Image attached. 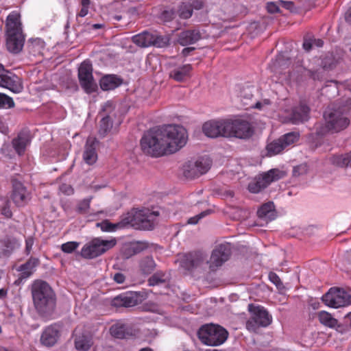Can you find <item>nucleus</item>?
Here are the masks:
<instances>
[{"instance_id":"obj_1","label":"nucleus","mask_w":351,"mask_h":351,"mask_svg":"<svg viewBox=\"0 0 351 351\" xmlns=\"http://www.w3.org/2000/svg\"><path fill=\"white\" fill-rule=\"evenodd\" d=\"M186 141L187 132L184 128L169 125L145 133L141 140V147L145 154L158 157L178 152Z\"/></svg>"},{"instance_id":"obj_2","label":"nucleus","mask_w":351,"mask_h":351,"mask_svg":"<svg viewBox=\"0 0 351 351\" xmlns=\"http://www.w3.org/2000/svg\"><path fill=\"white\" fill-rule=\"evenodd\" d=\"M34 304L38 314L43 317H50L56 308V295L45 281L36 280L32 287Z\"/></svg>"},{"instance_id":"obj_3","label":"nucleus","mask_w":351,"mask_h":351,"mask_svg":"<svg viewBox=\"0 0 351 351\" xmlns=\"http://www.w3.org/2000/svg\"><path fill=\"white\" fill-rule=\"evenodd\" d=\"M324 123L315 125L317 136H324L327 133H339L346 130L350 125V120L346 110L342 108H329L324 113Z\"/></svg>"},{"instance_id":"obj_4","label":"nucleus","mask_w":351,"mask_h":351,"mask_svg":"<svg viewBox=\"0 0 351 351\" xmlns=\"http://www.w3.org/2000/svg\"><path fill=\"white\" fill-rule=\"evenodd\" d=\"M5 25L6 47L10 52L18 53L22 50L25 42L20 14L16 11L10 12L6 18Z\"/></svg>"},{"instance_id":"obj_5","label":"nucleus","mask_w":351,"mask_h":351,"mask_svg":"<svg viewBox=\"0 0 351 351\" xmlns=\"http://www.w3.org/2000/svg\"><path fill=\"white\" fill-rule=\"evenodd\" d=\"M158 213L148 208L133 209L123 216L125 227L130 226L135 229L149 230L154 228V221Z\"/></svg>"},{"instance_id":"obj_6","label":"nucleus","mask_w":351,"mask_h":351,"mask_svg":"<svg viewBox=\"0 0 351 351\" xmlns=\"http://www.w3.org/2000/svg\"><path fill=\"white\" fill-rule=\"evenodd\" d=\"M197 336L203 344L208 346H218L226 341L228 332L219 325L208 324L199 328Z\"/></svg>"},{"instance_id":"obj_7","label":"nucleus","mask_w":351,"mask_h":351,"mask_svg":"<svg viewBox=\"0 0 351 351\" xmlns=\"http://www.w3.org/2000/svg\"><path fill=\"white\" fill-rule=\"evenodd\" d=\"M251 317L246 322V328L250 332H255L260 327H267L272 321V317L263 306L248 305Z\"/></svg>"},{"instance_id":"obj_8","label":"nucleus","mask_w":351,"mask_h":351,"mask_svg":"<svg viewBox=\"0 0 351 351\" xmlns=\"http://www.w3.org/2000/svg\"><path fill=\"white\" fill-rule=\"evenodd\" d=\"M116 243L115 239L104 240L95 238L82 247L81 254L86 258H93L111 249Z\"/></svg>"},{"instance_id":"obj_9","label":"nucleus","mask_w":351,"mask_h":351,"mask_svg":"<svg viewBox=\"0 0 351 351\" xmlns=\"http://www.w3.org/2000/svg\"><path fill=\"white\" fill-rule=\"evenodd\" d=\"M322 300L328 306L337 308L351 304V295L343 289L332 287L325 293Z\"/></svg>"},{"instance_id":"obj_10","label":"nucleus","mask_w":351,"mask_h":351,"mask_svg":"<svg viewBox=\"0 0 351 351\" xmlns=\"http://www.w3.org/2000/svg\"><path fill=\"white\" fill-rule=\"evenodd\" d=\"M285 176V173L278 169H272L266 173L256 176L248 185L251 193H257L267 187L271 182L277 181Z\"/></svg>"},{"instance_id":"obj_11","label":"nucleus","mask_w":351,"mask_h":351,"mask_svg":"<svg viewBox=\"0 0 351 351\" xmlns=\"http://www.w3.org/2000/svg\"><path fill=\"white\" fill-rule=\"evenodd\" d=\"M78 78L81 86L87 93L97 90V86L93 76V67L90 61H84L78 69Z\"/></svg>"},{"instance_id":"obj_12","label":"nucleus","mask_w":351,"mask_h":351,"mask_svg":"<svg viewBox=\"0 0 351 351\" xmlns=\"http://www.w3.org/2000/svg\"><path fill=\"white\" fill-rule=\"evenodd\" d=\"M227 137L234 136L239 138H247L253 134V129L250 123L243 119L234 121L227 120Z\"/></svg>"},{"instance_id":"obj_13","label":"nucleus","mask_w":351,"mask_h":351,"mask_svg":"<svg viewBox=\"0 0 351 351\" xmlns=\"http://www.w3.org/2000/svg\"><path fill=\"white\" fill-rule=\"evenodd\" d=\"M0 86L8 88L14 93H19L23 89L21 79L14 73L5 69L1 64H0Z\"/></svg>"},{"instance_id":"obj_14","label":"nucleus","mask_w":351,"mask_h":351,"mask_svg":"<svg viewBox=\"0 0 351 351\" xmlns=\"http://www.w3.org/2000/svg\"><path fill=\"white\" fill-rule=\"evenodd\" d=\"M211 166V160L208 157L198 158L195 162L189 164L184 170V176L194 178L206 173Z\"/></svg>"},{"instance_id":"obj_15","label":"nucleus","mask_w":351,"mask_h":351,"mask_svg":"<svg viewBox=\"0 0 351 351\" xmlns=\"http://www.w3.org/2000/svg\"><path fill=\"white\" fill-rule=\"evenodd\" d=\"M230 254V245L220 244L213 250L210 260L206 263L209 264V267L213 270L227 261Z\"/></svg>"},{"instance_id":"obj_16","label":"nucleus","mask_w":351,"mask_h":351,"mask_svg":"<svg viewBox=\"0 0 351 351\" xmlns=\"http://www.w3.org/2000/svg\"><path fill=\"white\" fill-rule=\"evenodd\" d=\"M206 256L202 252H193L184 254L180 259V266L186 270L191 271L201 267L206 263Z\"/></svg>"},{"instance_id":"obj_17","label":"nucleus","mask_w":351,"mask_h":351,"mask_svg":"<svg viewBox=\"0 0 351 351\" xmlns=\"http://www.w3.org/2000/svg\"><path fill=\"white\" fill-rule=\"evenodd\" d=\"M227 120L210 121L203 125V132L208 137L216 138L219 136L227 137Z\"/></svg>"},{"instance_id":"obj_18","label":"nucleus","mask_w":351,"mask_h":351,"mask_svg":"<svg viewBox=\"0 0 351 351\" xmlns=\"http://www.w3.org/2000/svg\"><path fill=\"white\" fill-rule=\"evenodd\" d=\"M60 335L59 326L57 324L50 325L43 330L40 337V342L45 346L51 347L56 343Z\"/></svg>"},{"instance_id":"obj_19","label":"nucleus","mask_w":351,"mask_h":351,"mask_svg":"<svg viewBox=\"0 0 351 351\" xmlns=\"http://www.w3.org/2000/svg\"><path fill=\"white\" fill-rule=\"evenodd\" d=\"M310 108L306 104H301L293 108L289 115V120L293 124L302 123L309 119Z\"/></svg>"},{"instance_id":"obj_20","label":"nucleus","mask_w":351,"mask_h":351,"mask_svg":"<svg viewBox=\"0 0 351 351\" xmlns=\"http://www.w3.org/2000/svg\"><path fill=\"white\" fill-rule=\"evenodd\" d=\"M138 304V296L134 293H126L114 298L112 304L117 307H132Z\"/></svg>"},{"instance_id":"obj_21","label":"nucleus","mask_w":351,"mask_h":351,"mask_svg":"<svg viewBox=\"0 0 351 351\" xmlns=\"http://www.w3.org/2000/svg\"><path fill=\"white\" fill-rule=\"evenodd\" d=\"M318 319L322 324L335 330L341 333L345 332L346 328L343 325L339 324L337 319L327 311H322L318 313Z\"/></svg>"},{"instance_id":"obj_22","label":"nucleus","mask_w":351,"mask_h":351,"mask_svg":"<svg viewBox=\"0 0 351 351\" xmlns=\"http://www.w3.org/2000/svg\"><path fill=\"white\" fill-rule=\"evenodd\" d=\"M96 144L97 141L93 138H88L86 141L83 152V160L88 165H93L97 160Z\"/></svg>"},{"instance_id":"obj_23","label":"nucleus","mask_w":351,"mask_h":351,"mask_svg":"<svg viewBox=\"0 0 351 351\" xmlns=\"http://www.w3.org/2000/svg\"><path fill=\"white\" fill-rule=\"evenodd\" d=\"M31 138L28 132L23 131L13 138L12 145L15 152L19 155H23L27 146L30 143Z\"/></svg>"},{"instance_id":"obj_24","label":"nucleus","mask_w":351,"mask_h":351,"mask_svg":"<svg viewBox=\"0 0 351 351\" xmlns=\"http://www.w3.org/2000/svg\"><path fill=\"white\" fill-rule=\"evenodd\" d=\"M29 194L25 187L19 182H13V192L12 198L14 202L19 206L25 204Z\"/></svg>"},{"instance_id":"obj_25","label":"nucleus","mask_w":351,"mask_h":351,"mask_svg":"<svg viewBox=\"0 0 351 351\" xmlns=\"http://www.w3.org/2000/svg\"><path fill=\"white\" fill-rule=\"evenodd\" d=\"M201 34L198 29H189L180 33L178 42L182 46L192 45L200 40Z\"/></svg>"},{"instance_id":"obj_26","label":"nucleus","mask_w":351,"mask_h":351,"mask_svg":"<svg viewBox=\"0 0 351 351\" xmlns=\"http://www.w3.org/2000/svg\"><path fill=\"white\" fill-rule=\"evenodd\" d=\"M191 64H184L171 70L169 72V77L176 82H184L191 77Z\"/></svg>"},{"instance_id":"obj_27","label":"nucleus","mask_w":351,"mask_h":351,"mask_svg":"<svg viewBox=\"0 0 351 351\" xmlns=\"http://www.w3.org/2000/svg\"><path fill=\"white\" fill-rule=\"evenodd\" d=\"M258 217L266 221H271L276 219V212L275 210V206L272 202H268L263 204L257 211Z\"/></svg>"},{"instance_id":"obj_28","label":"nucleus","mask_w":351,"mask_h":351,"mask_svg":"<svg viewBox=\"0 0 351 351\" xmlns=\"http://www.w3.org/2000/svg\"><path fill=\"white\" fill-rule=\"evenodd\" d=\"M19 246L16 239L6 237L0 240V257H8Z\"/></svg>"},{"instance_id":"obj_29","label":"nucleus","mask_w":351,"mask_h":351,"mask_svg":"<svg viewBox=\"0 0 351 351\" xmlns=\"http://www.w3.org/2000/svg\"><path fill=\"white\" fill-rule=\"evenodd\" d=\"M38 264V258L31 257L25 263L20 265L18 271L21 272V278H29L34 273L36 267H37Z\"/></svg>"},{"instance_id":"obj_30","label":"nucleus","mask_w":351,"mask_h":351,"mask_svg":"<svg viewBox=\"0 0 351 351\" xmlns=\"http://www.w3.org/2000/svg\"><path fill=\"white\" fill-rule=\"evenodd\" d=\"M122 83L121 78L114 75H108L103 77L100 80V87L104 90H113Z\"/></svg>"},{"instance_id":"obj_31","label":"nucleus","mask_w":351,"mask_h":351,"mask_svg":"<svg viewBox=\"0 0 351 351\" xmlns=\"http://www.w3.org/2000/svg\"><path fill=\"white\" fill-rule=\"evenodd\" d=\"M152 33L143 32L141 34L132 36V40L134 43L141 47H147L152 45Z\"/></svg>"},{"instance_id":"obj_32","label":"nucleus","mask_w":351,"mask_h":351,"mask_svg":"<svg viewBox=\"0 0 351 351\" xmlns=\"http://www.w3.org/2000/svg\"><path fill=\"white\" fill-rule=\"evenodd\" d=\"M290 64V59L287 56L283 54H279L273 63L271 69L275 73L280 74L282 71L287 69Z\"/></svg>"},{"instance_id":"obj_33","label":"nucleus","mask_w":351,"mask_h":351,"mask_svg":"<svg viewBox=\"0 0 351 351\" xmlns=\"http://www.w3.org/2000/svg\"><path fill=\"white\" fill-rule=\"evenodd\" d=\"M146 247V244L142 242L130 243L129 245H126L124 246L123 250V254L125 258H128L132 255L140 253Z\"/></svg>"},{"instance_id":"obj_34","label":"nucleus","mask_w":351,"mask_h":351,"mask_svg":"<svg viewBox=\"0 0 351 351\" xmlns=\"http://www.w3.org/2000/svg\"><path fill=\"white\" fill-rule=\"evenodd\" d=\"M112 336L117 339H126L131 334L128 330V328L125 324H117L112 325L110 328Z\"/></svg>"},{"instance_id":"obj_35","label":"nucleus","mask_w":351,"mask_h":351,"mask_svg":"<svg viewBox=\"0 0 351 351\" xmlns=\"http://www.w3.org/2000/svg\"><path fill=\"white\" fill-rule=\"evenodd\" d=\"M92 345L91 339L86 335L77 336L75 339V346L78 350L86 351Z\"/></svg>"},{"instance_id":"obj_36","label":"nucleus","mask_w":351,"mask_h":351,"mask_svg":"<svg viewBox=\"0 0 351 351\" xmlns=\"http://www.w3.org/2000/svg\"><path fill=\"white\" fill-rule=\"evenodd\" d=\"M168 275L162 271H158L154 274L147 280L149 286H157L165 283L168 280Z\"/></svg>"},{"instance_id":"obj_37","label":"nucleus","mask_w":351,"mask_h":351,"mask_svg":"<svg viewBox=\"0 0 351 351\" xmlns=\"http://www.w3.org/2000/svg\"><path fill=\"white\" fill-rule=\"evenodd\" d=\"M156 264L152 257L147 256L140 262V269L145 274H151L156 268Z\"/></svg>"},{"instance_id":"obj_38","label":"nucleus","mask_w":351,"mask_h":351,"mask_svg":"<svg viewBox=\"0 0 351 351\" xmlns=\"http://www.w3.org/2000/svg\"><path fill=\"white\" fill-rule=\"evenodd\" d=\"M97 226H99L102 231L104 232H114L117 229L125 228V223H123V218L122 217L121 220L115 223H112L108 222V221H103L101 223H97Z\"/></svg>"},{"instance_id":"obj_39","label":"nucleus","mask_w":351,"mask_h":351,"mask_svg":"<svg viewBox=\"0 0 351 351\" xmlns=\"http://www.w3.org/2000/svg\"><path fill=\"white\" fill-rule=\"evenodd\" d=\"M285 148L281 141L278 138L267 145L268 156H271L280 154Z\"/></svg>"},{"instance_id":"obj_40","label":"nucleus","mask_w":351,"mask_h":351,"mask_svg":"<svg viewBox=\"0 0 351 351\" xmlns=\"http://www.w3.org/2000/svg\"><path fill=\"white\" fill-rule=\"evenodd\" d=\"M112 127V121L109 114L104 116L100 121L99 132L100 135L105 136L110 131Z\"/></svg>"},{"instance_id":"obj_41","label":"nucleus","mask_w":351,"mask_h":351,"mask_svg":"<svg viewBox=\"0 0 351 351\" xmlns=\"http://www.w3.org/2000/svg\"><path fill=\"white\" fill-rule=\"evenodd\" d=\"M299 136L300 134L298 132H291L283 135L282 137L280 138V140L281 141L284 147H286L298 141L299 139Z\"/></svg>"},{"instance_id":"obj_42","label":"nucleus","mask_w":351,"mask_h":351,"mask_svg":"<svg viewBox=\"0 0 351 351\" xmlns=\"http://www.w3.org/2000/svg\"><path fill=\"white\" fill-rule=\"evenodd\" d=\"M152 45L157 47H164L168 45L169 38L167 36L159 35L157 33H152Z\"/></svg>"},{"instance_id":"obj_43","label":"nucleus","mask_w":351,"mask_h":351,"mask_svg":"<svg viewBox=\"0 0 351 351\" xmlns=\"http://www.w3.org/2000/svg\"><path fill=\"white\" fill-rule=\"evenodd\" d=\"M193 9L191 5L189 4L183 3L180 5L178 10V14L180 18L183 19H187L192 16Z\"/></svg>"},{"instance_id":"obj_44","label":"nucleus","mask_w":351,"mask_h":351,"mask_svg":"<svg viewBox=\"0 0 351 351\" xmlns=\"http://www.w3.org/2000/svg\"><path fill=\"white\" fill-rule=\"evenodd\" d=\"M333 162L340 167L351 165V152L345 156H339L334 158Z\"/></svg>"},{"instance_id":"obj_45","label":"nucleus","mask_w":351,"mask_h":351,"mask_svg":"<svg viewBox=\"0 0 351 351\" xmlns=\"http://www.w3.org/2000/svg\"><path fill=\"white\" fill-rule=\"evenodd\" d=\"M14 106V102L12 97L4 93H0V108H11Z\"/></svg>"},{"instance_id":"obj_46","label":"nucleus","mask_w":351,"mask_h":351,"mask_svg":"<svg viewBox=\"0 0 351 351\" xmlns=\"http://www.w3.org/2000/svg\"><path fill=\"white\" fill-rule=\"evenodd\" d=\"M337 61L332 54L326 56L322 60V66L325 69H331L335 66Z\"/></svg>"},{"instance_id":"obj_47","label":"nucleus","mask_w":351,"mask_h":351,"mask_svg":"<svg viewBox=\"0 0 351 351\" xmlns=\"http://www.w3.org/2000/svg\"><path fill=\"white\" fill-rule=\"evenodd\" d=\"M92 199V197L85 198L80 201L77 207V210L82 214L87 213L90 208V203Z\"/></svg>"},{"instance_id":"obj_48","label":"nucleus","mask_w":351,"mask_h":351,"mask_svg":"<svg viewBox=\"0 0 351 351\" xmlns=\"http://www.w3.org/2000/svg\"><path fill=\"white\" fill-rule=\"evenodd\" d=\"M269 280L274 283L279 290H282L285 288L283 283L282 282L279 276L274 272H270L269 274Z\"/></svg>"},{"instance_id":"obj_49","label":"nucleus","mask_w":351,"mask_h":351,"mask_svg":"<svg viewBox=\"0 0 351 351\" xmlns=\"http://www.w3.org/2000/svg\"><path fill=\"white\" fill-rule=\"evenodd\" d=\"M79 243L75 241H69L62 245L61 249L64 252L71 253L77 248Z\"/></svg>"},{"instance_id":"obj_50","label":"nucleus","mask_w":351,"mask_h":351,"mask_svg":"<svg viewBox=\"0 0 351 351\" xmlns=\"http://www.w3.org/2000/svg\"><path fill=\"white\" fill-rule=\"evenodd\" d=\"M241 97L242 98V101L243 102L244 105H250L248 103V101L252 99L253 94L250 88H244L241 92Z\"/></svg>"},{"instance_id":"obj_51","label":"nucleus","mask_w":351,"mask_h":351,"mask_svg":"<svg viewBox=\"0 0 351 351\" xmlns=\"http://www.w3.org/2000/svg\"><path fill=\"white\" fill-rule=\"evenodd\" d=\"M308 168L306 165L302 164L293 167V175L295 177H298L300 176L304 175L307 173Z\"/></svg>"},{"instance_id":"obj_52","label":"nucleus","mask_w":351,"mask_h":351,"mask_svg":"<svg viewBox=\"0 0 351 351\" xmlns=\"http://www.w3.org/2000/svg\"><path fill=\"white\" fill-rule=\"evenodd\" d=\"M208 214V211L202 212L201 213H199L193 217L189 218L188 220V223L195 225L198 223L199 219H202L204 217H205Z\"/></svg>"},{"instance_id":"obj_53","label":"nucleus","mask_w":351,"mask_h":351,"mask_svg":"<svg viewBox=\"0 0 351 351\" xmlns=\"http://www.w3.org/2000/svg\"><path fill=\"white\" fill-rule=\"evenodd\" d=\"M34 243V240L32 237H29L26 239L25 252L27 255H29L31 253Z\"/></svg>"},{"instance_id":"obj_54","label":"nucleus","mask_w":351,"mask_h":351,"mask_svg":"<svg viewBox=\"0 0 351 351\" xmlns=\"http://www.w3.org/2000/svg\"><path fill=\"white\" fill-rule=\"evenodd\" d=\"M176 16V12L171 10H165L162 14V19L165 21H170Z\"/></svg>"},{"instance_id":"obj_55","label":"nucleus","mask_w":351,"mask_h":351,"mask_svg":"<svg viewBox=\"0 0 351 351\" xmlns=\"http://www.w3.org/2000/svg\"><path fill=\"white\" fill-rule=\"evenodd\" d=\"M60 191L67 195H71L73 193V189L71 185L62 184L60 186Z\"/></svg>"},{"instance_id":"obj_56","label":"nucleus","mask_w":351,"mask_h":351,"mask_svg":"<svg viewBox=\"0 0 351 351\" xmlns=\"http://www.w3.org/2000/svg\"><path fill=\"white\" fill-rule=\"evenodd\" d=\"M267 10L270 13H276L279 11V8L275 3L269 2L267 4Z\"/></svg>"},{"instance_id":"obj_57","label":"nucleus","mask_w":351,"mask_h":351,"mask_svg":"<svg viewBox=\"0 0 351 351\" xmlns=\"http://www.w3.org/2000/svg\"><path fill=\"white\" fill-rule=\"evenodd\" d=\"M313 38L305 39L303 43V48L305 51H309L313 47Z\"/></svg>"},{"instance_id":"obj_58","label":"nucleus","mask_w":351,"mask_h":351,"mask_svg":"<svg viewBox=\"0 0 351 351\" xmlns=\"http://www.w3.org/2000/svg\"><path fill=\"white\" fill-rule=\"evenodd\" d=\"M113 279L116 282L122 284L125 281V277L121 273H116L114 275Z\"/></svg>"},{"instance_id":"obj_59","label":"nucleus","mask_w":351,"mask_h":351,"mask_svg":"<svg viewBox=\"0 0 351 351\" xmlns=\"http://www.w3.org/2000/svg\"><path fill=\"white\" fill-rule=\"evenodd\" d=\"M282 7L289 10H292L294 8V4L292 1H280Z\"/></svg>"},{"instance_id":"obj_60","label":"nucleus","mask_w":351,"mask_h":351,"mask_svg":"<svg viewBox=\"0 0 351 351\" xmlns=\"http://www.w3.org/2000/svg\"><path fill=\"white\" fill-rule=\"evenodd\" d=\"M113 108V104L112 101H107L102 108L104 112H110Z\"/></svg>"},{"instance_id":"obj_61","label":"nucleus","mask_w":351,"mask_h":351,"mask_svg":"<svg viewBox=\"0 0 351 351\" xmlns=\"http://www.w3.org/2000/svg\"><path fill=\"white\" fill-rule=\"evenodd\" d=\"M88 8L82 7L80 12L77 14V16L84 17L85 16H86L88 14Z\"/></svg>"},{"instance_id":"obj_62","label":"nucleus","mask_w":351,"mask_h":351,"mask_svg":"<svg viewBox=\"0 0 351 351\" xmlns=\"http://www.w3.org/2000/svg\"><path fill=\"white\" fill-rule=\"evenodd\" d=\"M313 46H316L317 47H321L323 46L324 45V41L319 38H313Z\"/></svg>"},{"instance_id":"obj_63","label":"nucleus","mask_w":351,"mask_h":351,"mask_svg":"<svg viewBox=\"0 0 351 351\" xmlns=\"http://www.w3.org/2000/svg\"><path fill=\"white\" fill-rule=\"evenodd\" d=\"M193 6L196 10H199L203 7V3L201 1H193Z\"/></svg>"},{"instance_id":"obj_64","label":"nucleus","mask_w":351,"mask_h":351,"mask_svg":"<svg viewBox=\"0 0 351 351\" xmlns=\"http://www.w3.org/2000/svg\"><path fill=\"white\" fill-rule=\"evenodd\" d=\"M345 18L346 21L351 24V8L346 12Z\"/></svg>"}]
</instances>
